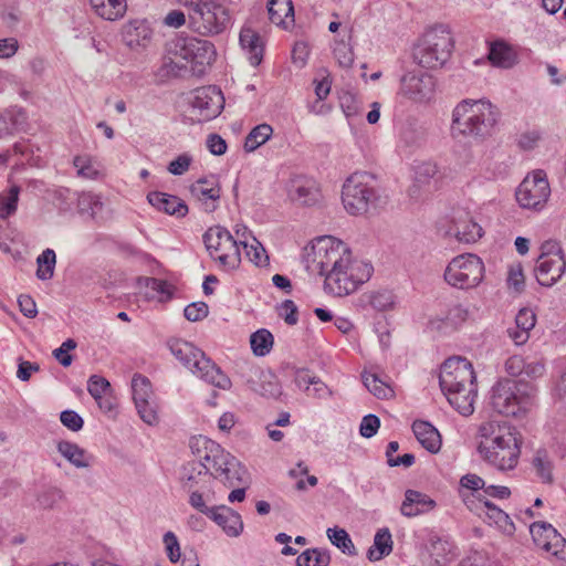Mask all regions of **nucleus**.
<instances>
[{"instance_id": "1", "label": "nucleus", "mask_w": 566, "mask_h": 566, "mask_svg": "<svg viewBox=\"0 0 566 566\" xmlns=\"http://www.w3.org/2000/svg\"><path fill=\"white\" fill-rule=\"evenodd\" d=\"M483 440L478 446L481 458L500 471L513 470L521 455V439L515 428L495 422L481 424Z\"/></svg>"}, {"instance_id": "2", "label": "nucleus", "mask_w": 566, "mask_h": 566, "mask_svg": "<svg viewBox=\"0 0 566 566\" xmlns=\"http://www.w3.org/2000/svg\"><path fill=\"white\" fill-rule=\"evenodd\" d=\"M499 116L490 101L463 99L452 112L451 129L455 136L482 142L492 135Z\"/></svg>"}, {"instance_id": "3", "label": "nucleus", "mask_w": 566, "mask_h": 566, "mask_svg": "<svg viewBox=\"0 0 566 566\" xmlns=\"http://www.w3.org/2000/svg\"><path fill=\"white\" fill-rule=\"evenodd\" d=\"M190 449L200 459L212 463V478L220 480L226 486L234 488L248 482L244 467L217 442L203 436L193 437L190 440Z\"/></svg>"}, {"instance_id": "4", "label": "nucleus", "mask_w": 566, "mask_h": 566, "mask_svg": "<svg viewBox=\"0 0 566 566\" xmlns=\"http://www.w3.org/2000/svg\"><path fill=\"white\" fill-rule=\"evenodd\" d=\"M454 40L446 24H436L427 29L413 46L415 63L426 69L443 66L451 57Z\"/></svg>"}, {"instance_id": "5", "label": "nucleus", "mask_w": 566, "mask_h": 566, "mask_svg": "<svg viewBox=\"0 0 566 566\" xmlns=\"http://www.w3.org/2000/svg\"><path fill=\"white\" fill-rule=\"evenodd\" d=\"M171 354L192 374L208 384L221 389H229L231 381L221 369L208 358L202 350L191 343L176 339L169 343Z\"/></svg>"}, {"instance_id": "6", "label": "nucleus", "mask_w": 566, "mask_h": 566, "mask_svg": "<svg viewBox=\"0 0 566 566\" xmlns=\"http://www.w3.org/2000/svg\"><path fill=\"white\" fill-rule=\"evenodd\" d=\"M532 388L526 382L502 378L492 387L491 405L506 417H518L532 406Z\"/></svg>"}, {"instance_id": "7", "label": "nucleus", "mask_w": 566, "mask_h": 566, "mask_svg": "<svg viewBox=\"0 0 566 566\" xmlns=\"http://www.w3.org/2000/svg\"><path fill=\"white\" fill-rule=\"evenodd\" d=\"M241 234L238 229L239 239L237 240L221 226L210 227L203 233L202 240L209 255L226 271L235 270L241 263Z\"/></svg>"}, {"instance_id": "8", "label": "nucleus", "mask_w": 566, "mask_h": 566, "mask_svg": "<svg viewBox=\"0 0 566 566\" xmlns=\"http://www.w3.org/2000/svg\"><path fill=\"white\" fill-rule=\"evenodd\" d=\"M379 195L374 187V177L368 172H354L343 185L342 201L345 210L353 216H360L375 208Z\"/></svg>"}, {"instance_id": "9", "label": "nucleus", "mask_w": 566, "mask_h": 566, "mask_svg": "<svg viewBox=\"0 0 566 566\" xmlns=\"http://www.w3.org/2000/svg\"><path fill=\"white\" fill-rule=\"evenodd\" d=\"M373 266L361 261H353L339 269L331 271L324 281L325 291L335 296H345L356 291L358 285L368 281L371 276Z\"/></svg>"}, {"instance_id": "10", "label": "nucleus", "mask_w": 566, "mask_h": 566, "mask_svg": "<svg viewBox=\"0 0 566 566\" xmlns=\"http://www.w3.org/2000/svg\"><path fill=\"white\" fill-rule=\"evenodd\" d=\"M350 256L344 242L333 237H321L313 242L311 266L326 277L334 269L345 266Z\"/></svg>"}, {"instance_id": "11", "label": "nucleus", "mask_w": 566, "mask_h": 566, "mask_svg": "<svg viewBox=\"0 0 566 566\" xmlns=\"http://www.w3.org/2000/svg\"><path fill=\"white\" fill-rule=\"evenodd\" d=\"M190 28L201 35L221 34L230 25L227 7L216 0H208L199 9L188 12Z\"/></svg>"}, {"instance_id": "12", "label": "nucleus", "mask_w": 566, "mask_h": 566, "mask_svg": "<svg viewBox=\"0 0 566 566\" xmlns=\"http://www.w3.org/2000/svg\"><path fill=\"white\" fill-rule=\"evenodd\" d=\"M484 277V264L475 254H461L451 260L444 271V280L457 289L478 286Z\"/></svg>"}, {"instance_id": "13", "label": "nucleus", "mask_w": 566, "mask_h": 566, "mask_svg": "<svg viewBox=\"0 0 566 566\" xmlns=\"http://www.w3.org/2000/svg\"><path fill=\"white\" fill-rule=\"evenodd\" d=\"M176 55L186 60L191 65V72L196 76H202L216 60L214 45L203 39L185 38L175 43Z\"/></svg>"}, {"instance_id": "14", "label": "nucleus", "mask_w": 566, "mask_h": 566, "mask_svg": "<svg viewBox=\"0 0 566 566\" xmlns=\"http://www.w3.org/2000/svg\"><path fill=\"white\" fill-rule=\"evenodd\" d=\"M439 384L442 391L475 386V374L472 364L461 357L447 359L440 369Z\"/></svg>"}, {"instance_id": "15", "label": "nucleus", "mask_w": 566, "mask_h": 566, "mask_svg": "<svg viewBox=\"0 0 566 566\" xmlns=\"http://www.w3.org/2000/svg\"><path fill=\"white\" fill-rule=\"evenodd\" d=\"M551 195L549 184L543 170H536L527 176L516 190V200L526 209H541Z\"/></svg>"}, {"instance_id": "16", "label": "nucleus", "mask_w": 566, "mask_h": 566, "mask_svg": "<svg viewBox=\"0 0 566 566\" xmlns=\"http://www.w3.org/2000/svg\"><path fill=\"white\" fill-rule=\"evenodd\" d=\"M434 88L436 82L432 75L421 71H411L401 76L399 94L410 101L424 103L433 97Z\"/></svg>"}, {"instance_id": "17", "label": "nucleus", "mask_w": 566, "mask_h": 566, "mask_svg": "<svg viewBox=\"0 0 566 566\" xmlns=\"http://www.w3.org/2000/svg\"><path fill=\"white\" fill-rule=\"evenodd\" d=\"M224 97L217 86H203L193 91L191 99L192 112L199 122L216 118L223 109Z\"/></svg>"}, {"instance_id": "18", "label": "nucleus", "mask_w": 566, "mask_h": 566, "mask_svg": "<svg viewBox=\"0 0 566 566\" xmlns=\"http://www.w3.org/2000/svg\"><path fill=\"white\" fill-rule=\"evenodd\" d=\"M195 455L197 459L187 462L180 473V480L185 490L207 488L212 479V463H208L197 454Z\"/></svg>"}, {"instance_id": "19", "label": "nucleus", "mask_w": 566, "mask_h": 566, "mask_svg": "<svg viewBox=\"0 0 566 566\" xmlns=\"http://www.w3.org/2000/svg\"><path fill=\"white\" fill-rule=\"evenodd\" d=\"M565 269V256L557 254L549 259H546V256H538L535 265L536 280L543 286H552L562 277Z\"/></svg>"}, {"instance_id": "20", "label": "nucleus", "mask_w": 566, "mask_h": 566, "mask_svg": "<svg viewBox=\"0 0 566 566\" xmlns=\"http://www.w3.org/2000/svg\"><path fill=\"white\" fill-rule=\"evenodd\" d=\"M247 382L249 388L260 396L266 398H276L281 395V386L279 380L276 376L270 370L250 368Z\"/></svg>"}, {"instance_id": "21", "label": "nucleus", "mask_w": 566, "mask_h": 566, "mask_svg": "<svg viewBox=\"0 0 566 566\" xmlns=\"http://www.w3.org/2000/svg\"><path fill=\"white\" fill-rule=\"evenodd\" d=\"M428 553V566H447L455 557V546L447 538L432 536L424 546Z\"/></svg>"}, {"instance_id": "22", "label": "nucleus", "mask_w": 566, "mask_h": 566, "mask_svg": "<svg viewBox=\"0 0 566 566\" xmlns=\"http://www.w3.org/2000/svg\"><path fill=\"white\" fill-rule=\"evenodd\" d=\"M452 222V230L460 242H476L483 234L482 227L465 210L457 211Z\"/></svg>"}, {"instance_id": "23", "label": "nucleus", "mask_w": 566, "mask_h": 566, "mask_svg": "<svg viewBox=\"0 0 566 566\" xmlns=\"http://www.w3.org/2000/svg\"><path fill=\"white\" fill-rule=\"evenodd\" d=\"M230 537H238L243 532L241 515L227 505L213 506L208 515Z\"/></svg>"}, {"instance_id": "24", "label": "nucleus", "mask_w": 566, "mask_h": 566, "mask_svg": "<svg viewBox=\"0 0 566 566\" xmlns=\"http://www.w3.org/2000/svg\"><path fill=\"white\" fill-rule=\"evenodd\" d=\"M191 193L202 201L206 206V211L212 212L216 210V201L220 198V186L218 180L211 176L210 178L198 179L190 188Z\"/></svg>"}, {"instance_id": "25", "label": "nucleus", "mask_w": 566, "mask_h": 566, "mask_svg": "<svg viewBox=\"0 0 566 566\" xmlns=\"http://www.w3.org/2000/svg\"><path fill=\"white\" fill-rule=\"evenodd\" d=\"M148 202L159 211L170 216L185 217L188 212L187 205L176 196L151 191L147 195Z\"/></svg>"}, {"instance_id": "26", "label": "nucleus", "mask_w": 566, "mask_h": 566, "mask_svg": "<svg viewBox=\"0 0 566 566\" xmlns=\"http://www.w3.org/2000/svg\"><path fill=\"white\" fill-rule=\"evenodd\" d=\"M436 506V502L424 493L416 490H407L400 512L403 516L413 517L430 512Z\"/></svg>"}, {"instance_id": "27", "label": "nucleus", "mask_w": 566, "mask_h": 566, "mask_svg": "<svg viewBox=\"0 0 566 566\" xmlns=\"http://www.w3.org/2000/svg\"><path fill=\"white\" fill-rule=\"evenodd\" d=\"M412 431L419 443L429 452L437 453L441 448L439 431L429 422L416 420L412 423Z\"/></svg>"}, {"instance_id": "28", "label": "nucleus", "mask_w": 566, "mask_h": 566, "mask_svg": "<svg viewBox=\"0 0 566 566\" xmlns=\"http://www.w3.org/2000/svg\"><path fill=\"white\" fill-rule=\"evenodd\" d=\"M449 403L463 416H470L474 411V399L476 396L475 386L457 389L452 391H442Z\"/></svg>"}, {"instance_id": "29", "label": "nucleus", "mask_w": 566, "mask_h": 566, "mask_svg": "<svg viewBox=\"0 0 566 566\" xmlns=\"http://www.w3.org/2000/svg\"><path fill=\"white\" fill-rule=\"evenodd\" d=\"M150 38V31L146 23L140 20H133L123 27V42L130 49L144 46Z\"/></svg>"}, {"instance_id": "30", "label": "nucleus", "mask_w": 566, "mask_h": 566, "mask_svg": "<svg viewBox=\"0 0 566 566\" xmlns=\"http://www.w3.org/2000/svg\"><path fill=\"white\" fill-rule=\"evenodd\" d=\"M467 317L468 310L457 304L451 306L441 317L431 319L429 324L432 329L448 332L455 329Z\"/></svg>"}, {"instance_id": "31", "label": "nucleus", "mask_w": 566, "mask_h": 566, "mask_svg": "<svg viewBox=\"0 0 566 566\" xmlns=\"http://www.w3.org/2000/svg\"><path fill=\"white\" fill-rule=\"evenodd\" d=\"M488 59L493 66L501 69H511L517 62L515 52L504 41L491 43Z\"/></svg>"}, {"instance_id": "32", "label": "nucleus", "mask_w": 566, "mask_h": 566, "mask_svg": "<svg viewBox=\"0 0 566 566\" xmlns=\"http://www.w3.org/2000/svg\"><path fill=\"white\" fill-rule=\"evenodd\" d=\"M269 18L272 23L287 28L294 22V7L292 0H270L268 4Z\"/></svg>"}, {"instance_id": "33", "label": "nucleus", "mask_w": 566, "mask_h": 566, "mask_svg": "<svg viewBox=\"0 0 566 566\" xmlns=\"http://www.w3.org/2000/svg\"><path fill=\"white\" fill-rule=\"evenodd\" d=\"M240 44L247 51L251 65L258 66L263 57V45L259 34L252 29H242Z\"/></svg>"}, {"instance_id": "34", "label": "nucleus", "mask_w": 566, "mask_h": 566, "mask_svg": "<svg viewBox=\"0 0 566 566\" xmlns=\"http://www.w3.org/2000/svg\"><path fill=\"white\" fill-rule=\"evenodd\" d=\"M90 2L96 14L108 21L123 18L127 10L126 0H90Z\"/></svg>"}, {"instance_id": "35", "label": "nucleus", "mask_w": 566, "mask_h": 566, "mask_svg": "<svg viewBox=\"0 0 566 566\" xmlns=\"http://www.w3.org/2000/svg\"><path fill=\"white\" fill-rule=\"evenodd\" d=\"M485 507V515L490 524H495L504 534L513 535L515 532V525L509 514L497 507L489 500L479 499Z\"/></svg>"}, {"instance_id": "36", "label": "nucleus", "mask_w": 566, "mask_h": 566, "mask_svg": "<svg viewBox=\"0 0 566 566\" xmlns=\"http://www.w3.org/2000/svg\"><path fill=\"white\" fill-rule=\"evenodd\" d=\"M290 198L300 205L311 206L316 201L317 191L310 180H292L289 189Z\"/></svg>"}, {"instance_id": "37", "label": "nucleus", "mask_w": 566, "mask_h": 566, "mask_svg": "<svg viewBox=\"0 0 566 566\" xmlns=\"http://www.w3.org/2000/svg\"><path fill=\"white\" fill-rule=\"evenodd\" d=\"M247 231L248 229L244 227L240 235V243L247 258L258 266L268 264L269 256L266 255L265 249L254 237H251V242H249Z\"/></svg>"}, {"instance_id": "38", "label": "nucleus", "mask_w": 566, "mask_h": 566, "mask_svg": "<svg viewBox=\"0 0 566 566\" xmlns=\"http://www.w3.org/2000/svg\"><path fill=\"white\" fill-rule=\"evenodd\" d=\"M392 551L391 534L388 528L379 530L374 538V545L369 547L367 557L371 562L380 560Z\"/></svg>"}, {"instance_id": "39", "label": "nucleus", "mask_w": 566, "mask_h": 566, "mask_svg": "<svg viewBox=\"0 0 566 566\" xmlns=\"http://www.w3.org/2000/svg\"><path fill=\"white\" fill-rule=\"evenodd\" d=\"M363 382L370 394L378 399H389L394 397L395 392L390 385L382 379L376 373H363Z\"/></svg>"}, {"instance_id": "40", "label": "nucleus", "mask_w": 566, "mask_h": 566, "mask_svg": "<svg viewBox=\"0 0 566 566\" xmlns=\"http://www.w3.org/2000/svg\"><path fill=\"white\" fill-rule=\"evenodd\" d=\"M535 545L544 551H549V543L558 533L555 527L546 522H534L530 527Z\"/></svg>"}, {"instance_id": "41", "label": "nucleus", "mask_w": 566, "mask_h": 566, "mask_svg": "<svg viewBox=\"0 0 566 566\" xmlns=\"http://www.w3.org/2000/svg\"><path fill=\"white\" fill-rule=\"evenodd\" d=\"M57 451L74 467L87 468L90 462L86 459V451L80 448L76 443L70 441H60L57 443Z\"/></svg>"}, {"instance_id": "42", "label": "nucleus", "mask_w": 566, "mask_h": 566, "mask_svg": "<svg viewBox=\"0 0 566 566\" xmlns=\"http://www.w3.org/2000/svg\"><path fill=\"white\" fill-rule=\"evenodd\" d=\"M273 134V128L269 124L256 125L248 134L244 140V150L248 153L254 151L256 148L265 144Z\"/></svg>"}, {"instance_id": "43", "label": "nucleus", "mask_w": 566, "mask_h": 566, "mask_svg": "<svg viewBox=\"0 0 566 566\" xmlns=\"http://www.w3.org/2000/svg\"><path fill=\"white\" fill-rule=\"evenodd\" d=\"M532 465L536 471L537 476L544 483H552L553 481V463L545 449H539L535 452Z\"/></svg>"}, {"instance_id": "44", "label": "nucleus", "mask_w": 566, "mask_h": 566, "mask_svg": "<svg viewBox=\"0 0 566 566\" xmlns=\"http://www.w3.org/2000/svg\"><path fill=\"white\" fill-rule=\"evenodd\" d=\"M64 500L65 494L63 490L55 485H48L42 488L36 496L39 506L44 510L55 509Z\"/></svg>"}, {"instance_id": "45", "label": "nucleus", "mask_w": 566, "mask_h": 566, "mask_svg": "<svg viewBox=\"0 0 566 566\" xmlns=\"http://www.w3.org/2000/svg\"><path fill=\"white\" fill-rule=\"evenodd\" d=\"M326 534L331 543L339 548L344 554L348 556L357 555L355 545L349 534L344 528H327Z\"/></svg>"}, {"instance_id": "46", "label": "nucleus", "mask_w": 566, "mask_h": 566, "mask_svg": "<svg viewBox=\"0 0 566 566\" xmlns=\"http://www.w3.org/2000/svg\"><path fill=\"white\" fill-rule=\"evenodd\" d=\"M56 264V254L54 250L48 248L36 258V277L46 281L53 277Z\"/></svg>"}, {"instance_id": "47", "label": "nucleus", "mask_w": 566, "mask_h": 566, "mask_svg": "<svg viewBox=\"0 0 566 566\" xmlns=\"http://www.w3.org/2000/svg\"><path fill=\"white\" fill-rule=\"evenodd\" d=\"M329 563V553L318 548H308L296 558L297 566H328Z\"/></svg>"}, {"instance_id": "48", "label": "nucleus", "mask_w": 566, "mask_h": 566, "mask_svg": "<svg viewBox=\"0 0 566 566\" xmlns=\"http://www.w3.org/2000/svg\"><path fill=\"white\" fill-rule=\"evenodd\" d=\"M132 391L135 403H143L154 398L151 384L149 379L143 375L136 374L132 379Z\"/></svg>"}, {"instance_id": "49", "label": "nucleus", "mask_w": 566, "mask_h": 566, "mask_svg": "<svg viewBox=\"0 0 566 566\" xmlns=\"http://www.w3.org/2000/svg\"><path fill=\"white\" fill-rule=\"evenodd\" d=\"M273 335L265 328L254 332L250 337V344L256 356H265L273 346Z\"/></svg>"}, {"instance_id": "50", "label": "nucleus", "mask_w": 566, "mask_h": 566, "mask_svg": "<svg viewBox=\"0 0 566 566\" xmlns=\"http://www.w3.org/2000/svg\"><path fill=\"white\" fill-rule=\"evenodd\" d=\"M439 174L438 167L434 163L424 161L419 164L415 170L416 185L411 188V195L416 193L415 188L417 186L429 185L432 179Z\"/></svg>"}, {"instance_id": "51", "label": "nucleus", "mask_w": 566, "mask_h": 566, "mask_svg": "<svg viewBox=\"0 0 566 566\" xmlns=\"http://www.w3.org/2000/svg\"><path fill=\"white\" fill-rule=\"evenodd\" d=\"M138 283L150 291L146 293L148 298H154L158 295H166L167 297L171 295L170 285L165 280L156 277H139Z\"/></svg>"}, {"instance_id": "52", "label": "nucleus", "mask_w": 566, "mask_h": 566, "mask_svg": "<svg viewBox=\"0 0 566 566\" xmlns=\"http://www.w3.org/2000/svg\"><path fill=\"white\" fill-rule=\"evenodd\" d=\"M20 188L12 186L7 195H0V217L7 218L13 214L17 210L19 200Z\"/></svg>"}, {"instance_id": "53", "label": "nucleus", "mask_w": 566, "mask_h": 566, "mask_svg": "<svg viewBox=\"0 0 566 566\" xmlns=\"http://www.w3.org/2000/svg\"><path fill=\"white\" fill-rule=\"evenodd\" d=\"M427 138V133L421 126L408 125L401 133V140L408 147H420Z\"/></svg>"}, {"instance_id": "54", "label": "nucleus", "mask_w": 566, "mask_h": 566, "mask_svg": "<svg viewBox=\"0 0 566 566\" xmlns=\"http://www.w3.org/2000/svg\"><path fill=\"white\" fill-rule=\"evenodd\" d=\"M140 419L149 426L158 423L157 406L155 398L144 401L143 403H135Z\"/></svg>"}, {"instance_id": "55", "label": "nucleus", "mask_w": 566, "mask_h": 566, "mask_svg": "<svg viewBox=\"0 0 566 566\" xmlns=\"http://www.w3.org/2000/svg\"><path fill=\"white\" fill-rule=\"evenodd\" d=\"M334 56L342 67H350L354 63V52L352 46L345 41H338L334 45Z\"/></svg>"}, {"instance_id": "56", "label": "nucleus", "mask_w": 566, "mask_h": 566, "mask_svg": "<svg viewBox=\"0 0 566 566\" xmlns=\"http://www.w3.org/2000/svg\"><path fill=\"white\" fill-rule=\"evenodd\" d=\"M73 164L81 177L94 179L98 175V170L90 156H76Z\"/></svg>"}, {"instance_id": "57", "label": "nucleus", "mask_w": 566, "mask_h": 566, "mask_svg": "<svg viewBox=\"0 0 566 566\" xmlns=\"http://www.w3.org/2000/svg\"><path fill=\"white\" fill-rule=\"evenodd\" d=\"M87 390L94 399L102 398L111 390V384L104 377L93 375L88 379Z\"/></svg>"}, {"instance_id": "58", "label": "nucleus", "mask_w": 566, "mask_h": 566, "mask_svg": "<svg viewBox=\"0 0 566 566\" xmlns=\"http://www.w3.org/2000/svg\"><path fill=\"white\" fill-rule=\"evenodd\" d=\"M76 347V342L72 338L66 339L62 345L53 350V356L63 367H69L73 361V356L69 354L70 350Z\"/></svg>"}, {"instance_id": "59", "label": "nucleus", "mask_w": 566, "mask_h": 566, "mask_svg": "<svg viewBox=\"0 0 566 566\" xmlns=\"http://www.w3.org/2000/svg\"><path fill=\"white\" fill-rule=\"evenodd\" d=\"M369 303L377 311H387L394 305V295L389 291H378L370 295Z\"/></svg>"}, {"instance_id": "60", "label": "nucleus", "mask_w": 566, "mask_h": 566, "mask_svg": "<svg viewBox=\"0 0 566 566\" xmlns=\"http://www.w3.org/2000/svg\"><path fill=\"white\" fill-rule=\"evenodd\" d=\"M209 313L208 305L205 302H196L187 305L184 311L185 317L190 322L203 319Z\"/></svg>"}, {"instance_id": "61", "label": "nucleus", "mask_w": 566, "mask_h": 566, "mask_svg": "<svg viewBox=\"0 0 566 566\" xmlns=\"http://www.w3.org/2000/svg\"><path fill=\"white\" fill-rule=\"evenodd\" d=\"M192 163V156L185 153L179 155L176 159L171 160L167 167V170L175 176L184 175Z\"/></svg>"}, {"instance_id": "62", "label": "nucleus", "mask_w": 566, "mask_h": 566, "mask_svg": "<svg viewBox=\"0 0 566 566\" xmlns=\"http://www.w3.org/2000/svg\"><path fill=\"white\" fill-rule=\"evenodd\" d=\"M380 427V419L376 415H367L363 418L359 432L364 438L374 437Z\"/></svg>"}, {"instance_id": "63", "label": "nucleus", "mask_w": 566, "mask_h": 566, "mask_svg": "<svg viewBox=\"0 0 566 566\" xmlns=\"http://www.w3.org/2000/svg\"><path fill=\"white\" fill-rule=\"evenodd\" d=\"M279 316L282 317L287 325H295L298 321L297 306L292 300H285L279 307Z\"/></svg>"}, {"instance_id": "64", "label": "nucleus", "mask_w": 566, "mask_h": 566, "mask_svg": "<svg viewBox=\"0 0 566 566\" xmlns=\"http://www.w3.org/2000/svg\"><path fill=\"white\" fill-rule=\"evenodd\" d=\"M60 420L64 427L72 431H78L83 428V418L74 410H64L60 415Z\"/></svg>"}]
</instances>
